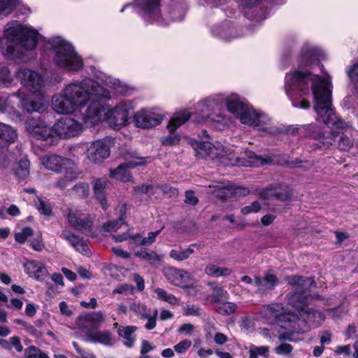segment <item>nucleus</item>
I'll list each match as a JSON object with an SVG mask.
<instances>
[{"mask_svg": "<svg viewBox=\"0 0 358 358\" xmlns=\"http://www.w3.org/2000/svg\"><path fill=\"white\" fill-rule=\"evenodd\" d=\"M101 83L91 78L71 82L52 99V109L59 114H69L90 103L83 120L86 127H92L103 120L113 129L119 130L129 124V115L135 105L131 100H123L114 108H108L103 103L110 99V92L103 85L116 93L122 92L119 80L102 74Z\"/></svg>", "mask_w": 358, "mask_h": 358, "instance_id": "nucleus-1", "label": "nucleus"}, {"mask_svg": "<svg viewBox=\"0 0 358 358\" xmlns=\"http://www.w3.org/2000/svg\"><path fill=\"white\" fill-rule=\"evenodd\" d=\"M331 87V83L328 79L308 71H291L285 78V92L292 106L302 109L309 108V102L301 97L310 94L311 92L315 102L313 108L317 115L327 126L341 129L336 131L334 147L341 151L348 152L354 145L352 136L348 134L352 130V126L341 120L332 108Z\"/></svg>", "mask_w": 358, "mask_h": 358, "instance_id": "nucleus-2", "label": "nucleus"}, {"mask_svg": "<svg viewBox=\"0 0 358 358\" xmlns=\"http://www.w3.org/2000/svg\"><path fill=\"white\" fill-rule=\"evenodd\" d=\"M286 281L292 285L295 291L287 295V302L294 307L299 314L301 334L319 327L325 320V315L320 310L307 306L310 301L309 288L315 285L313 278L289 275Z\"/></svg>", "mask_w": 358, "mask_h": 358, "instance_id": "nucleus-3", "label": "nucleus"}, {"mask_svg": "<svg viewBox=\"0 0 358 358\" xmlns=\"http://www.w3.org/2000/svg\"><path fill=\"white\" fill-rule=\"evenodd\" d=\"M39 34L36 29L17 20L8 22L0 40V51L10 59L22 58L21 50H32L38 43Z\"/></svg>", "mask_w": 358, "mask_h": 358, "instance_id": "nucleus-4", "label": "nucleus"}, {"mask_svg": "<svg viewBox=\"0 0 358 358\" xmlns=\"http://www.w3.org/2000/svg\"><path fill=\"white\" fill-rule=\"evenodd\" d=\"M54 52L53 62L59 69L69 72H78L83 67V61L74 47L61 37L48 41Z\"/></svg>", "mask_w": 358, "mask_h": 358, "instance_id": "nucleus-5", "label": "nucleus"}, {"mask_svg": "<svg viewBox=\"0 0 358 358\" xmlns=\"http://www.w3.org/2000/svg\"><path fill=\"white\" fill-rule=\"evenodd\" d=\"M224 101L228 111L238 118L242 115L249 106L241 101L239 96L236 94H231L226 98L222 94H217L206 98L197 104V108L201 110V120L200 121H207L210 118L209 112L219 109Z\"/></svg>", "mask_w": 358, "mask_h": 358, "instance_id": "nucleus-6", "label": "nucleus"}, {"mask_svg": "<svg viewBox=\"0 0 358 358\" xmlns=\"http://www.w3.org/2000/svg\"><path fill=\"white\" fill-rule=\"evenodd\" d=\"M224 101L228 111L238 118L242 115L249 106L241 101L239 96L236 94H231L226 98L222 94H217L206 98L197 104V108L201 110V120L200 121H207L210 118L209 112L219 109Z\"/></svg>", "mask_w": 358, "mask_h": 358, "instance_id": "nucleus-7", "label": "nucleus"}, {"mask_svg": "<svg viewBox=\"0 0 358 358\" xmlns=\"http://www.w3.org/2000/svg\"><path fill=\"white\" fill-rule=\"evenodd\" d=\"M224 151L221 155L213 157V160L224 166H257L265 164V160L254 152L246 150L244 157H236L231 146H226L222 143Z\"/></svg>", "mask_w": 358, "mask_h": 358, "instance_id": "nucleus-8", "label": "nucleus"}, {"mask_svg": "<svg viewBox=\"0 0 358 358\" xmlns=\"http://www.w3.org/2000/svg\"><path fill=\"white\" fill-rule=\"evenodd\" d=\"M161 1L162 0H134V4L145 23L166 26L168 22L162 14Z\"/></svg>", "mask_w": 358, "mask_h": 358, "instance_id": "nucleus-9", "label": "nucleus"}, {"mask_svg": "<svg viewBox=\"0 0 358 358\" xmlns=\"http://www.w3.org/2000/svg\"><path fill=\"white\" fill-rule=\"evenodd\" d=\"M41 164L45 169L55 172L66 171V176L69 180L76 179L80 174L72 159L63 158L56 155H45L41 158Z\"/></svg>", "mask_w": 358, "mask_h": 358, "instance_id": "nucleus-10", "label": "nucleus"}, {"mask_svg": "<svg viewBox=\"0 0 358 358\" xmlns=\"http://www.w3.org/2000/svg\"><path fill=\"white\" fill-rule=\"evenodd\" d=\"M15 76L31 94L43 93L45 80L38 72L28 68H19L15 71Z\"/></svg>", "mask_w": 358, "mask_h": 358, "instance_id": "nucleus-11", "label": "nucleus"}, {"mask_svg": "<svg viewBox=\"0 0 358 358\" xmlns=\"http://www.w3.org/2000/svg\"><path fill=\"white\" fill-rule=\"evenodd\" d=\"M164 115L157 108H143L134 115V125L141 129H152L159 125Z\"/></svg>", "mask_w": 358, "mask_h": 358, "instance_id": "nucleus-12", "label": "nucleus"}, {"mask_svg": "<svg viewBox=\"0 0 358 358\" xmlns=\"http://www.w3.org/2000/svg\"><path fill=\"white\" fill-rule=\"evenodd\" d=\"M238 119L242 124L249 127H253L268 133L273 131V129L269 127L270 117L264 113L255 110L250 106L247 107Z\"/></svg>", "mask_w": 358, "mask_h": 358, "instance_id": "nucleus-13", "label": "nucleus"}, {"mask_svg": "<svg viewBox=\"0 0 358 358\" xmlns=\"http://www.w3.org/2000/svg\"><path fill=\"white\" fill-rule=\"evenodd\" d=\"M52 130L54 136L66 139L80 135L83 131V124L73 118L64 117L53 124Z\"/></svg>", "mask_w": 358, "mask_h": 358, "instance_id": "nucleus-14", "label": "nucleus"}, {"mask_svg": "<svg viewBox=\"0 0 358 358\" xmlns=\"http://www.w3.org/2000/svg\"><path fill=\"white\" fill-rule=\"evenodd\" d=\"M127 162L121 164L114 170L110 171V176L116 180L127 182L131 178V176L128 169H134L138 166L144 165L151 162L150 158H143L131 155V159L124 156Z\"/></svg>", "mask_w": 358, "mask_h": 358, "instance_id": "nucleus-15", "label": "nucleus"}, {"mask_svg": "<svg viewBox=\"0 0 358 358\" xmlns=\"http://www.w3.org/2000/svg\"><path fill=\"white\" fill-rule=\"evenodd\" d=\"M112 139L109 137L94 141L87 151V158L92 163H101L110 155Z\"/></svg>", "mask_w": 358, "mask_h": 358, "instance_id": "nucleus-16", "label": "nucleus"}, {"mask_svg": "<svg viewBox=\"0 0 358 358\" xmlns=\"http://www.w3.org/2000/svg\"><path fill=\"white\" fill-rule=\"evenodd\" d=\"M25 129L31 136L38 140L48 141L50 139L51 143L53 142L52 140V137L54 136L52 127H48L45 122L41 119L27 120L25 122Z\"/></svg>", "mask_w": 358, "mask_h": 358, "instance_id": "nucleus-17", "label": "nucleus"}, {"mask_svg": "<svg viewBox=\"0 0 358 358\" xmlns=\"http://www.w3.org/2000/svg\"><path fill=\"white\" fill-rule=\"evenodd\" d=\"M37 95V97L33 99L22 92L18 91L16 93L21 107L29 113H43L48 108V102L45 99L43 94Z\"/></svg>", "mask_w": 358, "mask_h": 358, "instance_id": "nucleus-18", "label": "nucleus"}, {"mask_svg": "<svg viewBox=\"0 0 358 358\" xmlns=\"http://www.w3.org/2000/svg\"><path fill=\"white\" fill-rule=\"evenodd\" d=\"M191 145L196 156L202 159L209 158L213 160V157L221 155L222 152L224 151L220 142L213 144L209 141H192Z\"/></svg>", "mask_w": 358, "mask_h": 358, "instance_id": "nucleus-19", "label": "nucleus"}, {"mask_svg": "<svg viewBox=\"0 0 358 358\" xmlns=\"http://www.w3.org/2000/svg\"><path fill=\"white\" fill-rule=\"evenodd\" d=\"M65 216L69 224L76 230L89 229L92 226L93 219L91 215L78 209L68 208Z\"/></svg>", "mask_w": 358, "mask_h": 358, "instance_id": "nucleus-20", "label": "nucleus"}, {"mask_svg": "<svg viewBox=\"0 0 358 358\" xmlns=\"http://www.w3.org/2000/svg\"><path fill=\"white\" fill-rule=\"evenodd\" d=\"M276 324L281 328L301 334L298 329L300 328L299 314L287 312L284 308L282 311L279 312Z\"/></svg>", "mask_w": 358, "mask_h": 358, "instance_id": "nucleus-21", "label": "nucleus"}, {"mask_svg": "<svg viewBox=\"0 0 358 358\" xmlns=\"http://www.w3.org/2000/svg\"><path fill=\"white\" fill-rule=\"evenodd\" d=\"M324 58V54L320 50L310 45H305L301 52L300 66L312 67Z\"/></svg>", "mask_w": 358, "mask_h": 358, "instance_id": "nucleus-22", "label": "nucleus"}, {"mask_svg": "<svg viewBox=\"0 0 358 358\" xmlns=\"http://www.w3.org/2000/svg\"><path fill=\"white\" fill-rule=\"evenodd\" d=\"M164 273L169 282L180 287H183L192 279V275L189 272L174 267L165 268Z\"/></svg>", "mask_w": 358, "mask_h": 358, "instance_id": "nucleus-23", "label": "nucleus"}, {"mask_svg": "<svg viewBox=\"0 0 358 358\" xmlns=\"http://www.w3.org/2000/svg\"><path fill=\"white\" fill-rule=\"evenodd\" d=\"M211 32L215 36L226 41L241 36L229 20H226L221 24L214 26L211 29Z\"/></svg>", "mask_w": 358, "mask_h": 358, "instance_id": "nucleus-24", "label": "nucleus"}, {"mask_svg": "<svg viewBox=\"0 0 358 358\" xmlns=\"http://www.w3.org/2000/svg\"><path fill=\"white\" fill-rule=\"evenodd\" d=\"M23 266L27 275L38 281L43 280L48 274L45 266L35 260L27 261L24 263Z\"/></svg>", "mask_w": 358, "mask_h": 358, "instance_id": "nucleus-25", "label": "nucleus"}, {"mask_svg": "<svg viewBox=\"0 0 358 358\" xmlns=\"http://www.w3.org/2000/svg\"><path fill=\"white\" fill-rule=\"evenodd\" d=\"M283 310V306L279 303H272L263 306L259 312V315L256 319L263 320L265 322L271 323L275 322L276 323L279 312Z\"/></svg>", "mask_w": 358, "mask_h": 358, "instance_id": "nucleus-26", "label": "nucleus"}, {"mask_svg": "<svg viewBox=\"0 0 358 358\" xmlns=\"http://www.w3.org/2000/svg\"><path fill=\"white\" fill-rule=\"evenodd\" d=\"M60 236L67 241L79 252L85 255H88L90 253L87 244L79 236L69 231L64 230Z\"/></svg>", "mask_w": 358, "mask_h": 358, "instance_id": "nucleus-27", "label": "nucleus"}, {"mask_svg": "<svg viewBox=\"0 0 358 358\" xmlns=\"http://www.w3.org/2000/svg\"><path fill=\"white\" fill-rule=\"evenodd\" d=\"M259 194L264 199L275 197L279 201H287L290 199L292 193L287 186L268 187L263 190Z\"/></svg>", "mask_w": 358, "mask_h": 358, "instance_id": "nucleus-28", "label": "nucleus"}, {"mask_svg": "<svg viewBox=\"0 0 358 358\" xmlns=\"http://www.w3.org/2000/svg\"><path fill=\"white\" fill-rule=\"evenodd\" d=\"M108 184L106 178L96 179L93 183L94 194L103 209L108 208L107 200L105 194V189Z\"/></svg>", "mask_w": 358, "mask_h": 358, "instance_id": "nucleus-29", "label": "nucleus"}, {"mask_svg": "<svg viewBox=\"0 0 358 358\" xmlns=\"http://www.w3.org/2000/svg\"><path fill=\"white\" fill-rule=\"evenodd\" d=\"M85 341L93 343H100L104 345H108L111 343L110 334L106 331H97L94 329H87Z\"/></svg>", "mask_w": 358, "mask_h": 358, "instance_id": "nucleus-30", "label": "nucleus"}, {"mask_svg": "<svg viewBox=\"0 0 358 358\" xmlns=\"http://www.w3.org/2000/svg\"><path fill=\"white\" fill-rule=\"evenodd\" d=\"M190 113L187 110H182L174 113L167 125V129L173 133L180 126L185 123L190 118Z\"/></svg>", "mask_w": 358, "mask_h": 358, "instance_id": "nucleus-31", "label": "nucleus"}, {"mask_svg": "<svg viewBox=\"0 0 358 358\" xmlns=\"http://www.w3.org/2000/svg\"><path fill=\"white\" fill-rule=\"evenodd\" d=\"M104 321V317L101 312L94 313L87 316L80 324V329L83 332L85 333L87 329H92L93 327L99 326L101 323Z\"/></svg>", "mask_w": 358, "mask_h": 358, "instance_id": "nucleus-32", "label": "nucleus"}, {"mask_svg": "<svg viewBox=\"0 0 358 358\" xmlns=\"http://www.w3.org/2000/svg\"><path fill=\"white\" fill-rule=\"evenodd\" d=\"M136 330V327L133 326L122 327L118 329V334L125 339L124 343L128 348H131L135 343Z\"/></svg>", "mask_w": 358, "mask_h": 358, "instance_id": "nucleus-33", "label": "nucleus"}, {"mask_svg": "<svg viewBox=\"0 0 358 358\" xmlns=\"http://www.w3.org/2000/svg\"><path fill=\"white\" fill-rule=\"evenodd\" d=\"M17 138L16 130L9 124L0 122V138L8 143L14 142Z\"/></svg>", "mask_w": 358, "mask_h": 358, "instance_id": "nucleus-34", "label": "nucleus"}, {"mask_svg": "<svg viewBox=\"0 0 358 358\" xmlns=\"http://www.w3.org/2000/svg\"><path fill=\"white\" fill-rule=\"evenodd\" d=\"M208 285L211 287L212 294L209 296L212 303H218L222 299H228V292L222 287L217 286L215 282H208Z\"/></svg>", "mask_w": 358, "mask_h": 358, "instance_id": "nucleus-35", "label": "nucleus"}, {"mask_svg": "<svg viewBox=\"0 0 358 358\" xmlns=\"http://www.w3.org/2000/svg\"><path fill=\"white\" fill-rule=\"evenodd\" d=\"M185 13L186 9L185 6L183 4H173L169 8V13L171 16V20H168L166 18H165V20H167L168 23L169 22V21H181L184 19Z\"/></svg>", "mask_w": 358, "mask_h": 358, "instance_id": "nucleus-36", "label": "nucleus"}, {"mask_svg": "<svg viewBox=\"0 0 358 358\" xmlns=\"http://www.w3.org/2000/svg\"><path fill=\"white\" fill-rule=\"evenodd\" d=\"M205 273L209 276L218 278L229 275L231 273V270L227 267H220L215 264H208L205 268Z\"/></svg>", "mask_w": 358, "mask_h": 358, "instance_id": "nucleus-37", "label": "nucleus"}, {"mask_svg": "<svg viewBox=\"0 0 358 358\" xmlns=\"http://www.w3.org/2000/svg\"><path fill=\"white\" fill-rule=\"evenodd\" d=\"M15 174L21 179L29 175V162L27 159H22L14 165Z\"/></svg>", "mask_w": 358, "mask_h": 358, "instance_id": "nucleus-38", "label": "nucleus"}, {"mask_svg": "<svg viewBox=\"0 0 358 358\" xmlns=\"http://www.w3.org/2000/svg\"><path fill=\"white\" fill-rule=\"evenodd\" d=\"M194 252V249L190 246L183 250H171L169 256L177 262H182L188 259Z\"/></svg>", "mask_w": 358, "mask_h": 358, "instance_id": "nucleus-39", "label": "nucleus"}, {"mask_svg": "<svg viewBox=\"0 0 358 358\" xmlns=\"http://www.w3.org/2000/svg\"><path fill=\"white\" fill-rule=\"evenodd\" d=\"M237 308V306L232 302L219 301L216 303L215 309L216 312L223 315H229L234 313Z\"/></svg>", "mask_w": 358, "mask_h": 358, "instance_id": "nucleus-40", "label": "nucleus"}, {"mask_svg": "<svg viewBox=\"0 0 358 358\" xmlns=\"http://www.w3.org/2000/svg\"><path fill=\"white\" fill-rule=\"evenodd\" d=\"M154 292L157 294V298L162 301H166L171 305H178L179 303L178 299L174 295L162 288H157Z\"/></svg>", "mask_w": 358, "mask_h": 358, "instance_id": "nucleus-41", "label": "nucleus"}, {"mask_svg": "<svg viewBox=\"0 0 358 358\" xmlns=\"http://www.w3.org/2000/svg\"><path fill=\"white\" fill-rule=\"evenodd\" d=\"M21 4V0H0V13H10Z\"/></svg>", "mask_w": 358, "mask_h": 358, "instance_id": "nucleus-42", "label": "nucleus"}, {"mask_svg": "<svg viewBox=\"0 0 358 358\" xmlns=\"http://www.w3.org/2000/svg\"><path fill=\"white\" fill-rule=\"evenodd\" d=\"M269 348L268 346H256L252 345L249 348V358H258V356L268 357Z\"/></svg>", "mask_w": 358, "mask_h": 358, "instance_id": "nucleus-43", "label": "nucleus"}, {"mask_svg": "<svg viewBox=\"0 0 358 358\" xmlns=\"http://www.w3.org/2000/svg\"><path fill=\"white\" fill-rule=\"evenodd\" d=\"M71 192L74 196L83 199L88 196L90 187L87 183L79 182L74 185L71 189Z\"/></svg>", "mask_w": 358, "mask_h": 358, "instance_id": "nucleus-44", "label": "nucleus"}, {"mask_svg": "<svg viewBox=\"0 0 358 358\" xmlns=\"http://www.w3.org/2000/svg\"><path fill=\"white\" fill-rule=\"evenodd\" d=\"M336 131L323 133L319 136V141L324 148H329L331 146H334V137Z\"/></svg>", "mask_w": 358, "mask_h": 358, "instance_id": "nucleus-45", "label": "nucleus"}, {"mask_svg": "<svg viewBox=\"0 0 358 358\" xmlns=\"http://www.w3.org/2000/svg\"><path fill=\"white\" fill-rule=\"evenodd\" d=\"M34 235V230L29 227H27L23 228L20 231L16 232L15 234V240L20 243L23 244L26 242L28 238Z\"/></svg>", "mask_w": 358, "mask_h": 358, "instance_id": "nucleus-46", "label": "nucleus"}, {"mask_svg": "<svg viewBox=\"0 0 358 358\" xmlns=\"http://www.w3.org/2000/svg\"><path fill=\"white\" fill-rule=\"evenodd\" d=\"M129 310L133 312L137 316L141 318L143 317H148V311L145 305L141 304L140 303L134 302L129 305Z\"/></svg>", "mask_w": 358, "mask_h": 358, "instance_id": "nucleus-47", "label": "nucleus"}, {"mask_svg": "<svg viewBox=\"0 0 358 358\" xmlns=\"http://www.w3.org/2000/svg\"><path fill=\"white\" fill-rule=\"evenodd\" d=\"M124 215L121 214L117 220L110 221L103 225V229L106 231H117L124 223Z\"/></svg>", "mask_w": 358, "mask_h": 358, "instance_id": "nucleus-48", "label": "nucleus"}, {"mask_svg": "<svg viewBox=\"0 0 358 358\" xmlns=\"http://www.w3.org/2000/svg\"><path fill=\"white\" fill-rule=\"evenodd\" d=\"M37 209L41 214L45 216L52 215V206L49 202L45 201L41 199H38V202L36 203Z\"/></svg>", "mask_w": 358, "mask_h": 358, "instance_id": "nucleus-49", "label": "nucleus"}, {"mask_svg": "<svg viewBox=\"0 0 358 358\" xmlns=\"http://www.w3.org/2000/svg\"><path fill=\"white\" fill-rule=\"evenodd\" d=\"M260 0H238V6L242 9L243 12L248 16V10L253 9L254 6L257 5Z\"/></svg>", "mask_w": 358, "mask_h": 358, "instance_id": "nucleus-50", "label": "nucleus"}, {"mask_svg": "<svg viewBox=\"0 0 358 358\" xmlns=\"http://www.w3.org/2000/svg\"><path fill=\"white\" fill-rule=\"evenodd\" d=\"M192 345V341L188 339L181 341L173 346L174 350L178 354L185 353Z\"/></svg>", "mask_w": 358, "mask_h": 358, "instance_id": "nucleus-51", "label": "nucleus"}, {"mask_svg": "<svg viewBox=\"0 0 358 358\" xmlns=\"http://www.w3.org/2000/svg\"><path fill=\"white\" fill-rule=\"evenodd\" d=\"M261 208H262L261 203L259 201H255L250 206H245L244 208H243L241 209V213L243 215H248L250 213H255L259 212L261 210Z\"/></svg>", "mask_w": 358, "mask_h": 358, "instance_id": "nucleus-52", "label": "nucleus"}, {"mask_svg": "<svg viewBox=\"0 0 358 358\" xmlns=\"http://www.w3.org/2000/svg\"><path fill=\"white\" fill-rule=\"evenodd\" d=\"M180 137L178 134H171L162 138V143L164 145H175L179 143Z\"/></svg>", "mask_w": 358, "mask_h": 358, "instance_id": "nucleus-53", "label": "nucleus"}, {"mask_svg": "<svg viewBox=\"0 0 358 358\" xmlns=\"http://www.w3.org/2000/svg\"><path fill=\"white\" fill-rule=\"evenodd\" d=\"M12 81L10 72L6 66H0V83H10Z\"/></svg>", "mask_w": 358, "mask_h": 358, "instance_id": "nucleus-54", "label": "nucleus"}, {"mask_svg": "<svg viewBox=\"0 0 358 358\" xmlns=\"http://www.w3.org/2000/svg\"><path fill=\"white\" fill-rule=\"evenodd\" d=\"M293 348L289 343H282L280 345L275 348L274 351L277 355H287L291 353Z\"/></svg>", "mask_w": 358, "mask_h": 358, "instance_id": "nucleus-55", "label": "nucleus"}, {"mask_svg": "<svg viewBox=\"0 0 358 358\" xmlns=\"http://www.w3.org/2000/svg\"><path fill=\"white\" fill-rule=\"evenodd\" d=\"M254 285L257 287V292H264L266 290L271 289V287H268L267 282L264 281V278H259L256 276L254 280Z\"/></svg>", "mask_w": 358, "mask_h": 358, "instance_id": "nucleus-56", "label": "nucleus"}, {"mask_svg": "<svg viewBox=\"0 0 358 358\" xmlns=\"http://www.w3.org/2000/svg\"><path fill=\"white\" fill-rule=\"evenodd\" d=\"M145 260L148 262L152 266H157L161 263L162 257L157 255L155 252L150 251L147 255Z\"/></svg>", "mask_w": 358, "mask_h": 358, "instance_id": "nucleus-57", "label": "nucleus"}, {"mask_svg": "<svg viewBox=\"0 0 358 358\" xmlns=\"http://www.w3.org/2000/svg\"><path fill=\"white\" fill-rule=\"evenodd\" d=\"M157 314H158L157 310H155L152 315H151L149 313H148V317H143V318H145L148 320V322L145 325V327L147 329L151 330V329H153L154 328H155Z\"/></svg>", "mask_w": 358, "mask_h": 358, "instance_id": "nucleus-58", "label": "nucleus"}, {"mask_svg": "<svg viewBox=\"0 0 358 358\" xmlns=\"http://www.w3.org/2000/svg\"><path fill=\"white\" fill-rule=\"evenodd\" d=\"M162 229H163V227L161 229L156 231L155 232L148 233V236L144 237L142 239V241H141L142 245H150L152 243H153L156 240V237L159 234V233L161 232Z\"/></svg>", "mask_w": 358, "mask_h": 358, "instance_id": "nucleus-59", "label": "nucleus"}, {"mask_svg": "<svg viewBox=\"0 0 358 358\" xmlns=\"http://www.w3.org/2000/svg\"><path fill=\"white\" fill-rule=\"evenodd\" d=\"M332 334L329 331H323L320 334V342L321 345H328L331 342Z\"/></svg>", "mask_w": 358, "mask_h": 358, "instance_id": "nucleus-60", "label": "nucleus"}, {"mask_svg": "<svg viewBox=\"0 0 358 358\" xmlns=\"http://www.w3.org/2000/svg\"><path fill=\"white\" fill-rule=\"evenodd\" d=\"M264 281L267 282L268 287L274 288L278 284V278L271 273H267L265 274Z\"/></svg>", "mask_w": 358, "mask_h": 358, "instance_id": "nucleus-61", "label": "nucleus"}, {"mask_svg": "<svg viewBox=\"0 0 358 358\" xmlns=\"http://www.w3.org/2000/svg\"><path fill=\"white\" fill-rule=\"evenodd\" d=\"M194 329V326L190 323H186L181 325L178 329V332L179 334H182L184 335H191Z\"/></svg>", "mask_w": 358, "mask_h": 358, "instance_id": "nucleus-62", "label": "nucleus"}, {"mask_svg": "<svg viewBox=\"0 0 358 358\" xmlns=\"http://www.w3.org/2000/svg\"><path fill=\"white\" fill-rule=\"evenodd\" d=\"M41 350L34 346L26 348L24 355L27 358H37Z\"/></svg>", "mask_w": 358, "mask_h": 358, "instance_id": "nucleus-63", "label": "nucleus"}, {"mask_svg": "<svg viewBox=\"0 0 358 358\" xmlns=\"http://www.w3.org/2000/svg\"><path fill=\"white\" fill-rule=\"evenodd\" d=\"M348 75L352 82L358 83V64L352 66L348 71Z\"/></svg>", "mask_w": 358, "mask_h": 358, "instance_id": "nucleus-64", "label": "nucleus"}]
</instances>
